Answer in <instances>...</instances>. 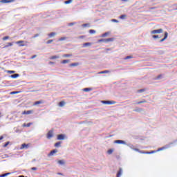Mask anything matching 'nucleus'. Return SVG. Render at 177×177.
I'll return each instance as SVG.
<instances>
[{
	"instance_id": "nucleus-1",
	"label": "nucleus",
	"mask_w": 177,
	"mask_h": 177,
	"mask_svg": "<svg viewBox=\"0 0 177 177\" xmlns=\"http://www.w3.org/2000/svg\"><path fill=\"white\" fill-rule=\"evenodd\" d=\"M165 149H167V147H160V148L158 149L156 151H151L150 152H140V153H142V154H153L154 153H157L158 151H161L162 150H165Z\"/></svg>"
},
{
	"instance_id": "nucleus-2",
	"label": "nucleus",
	"mask_w": 177,
	"mask_h": 177,
	"mask_svg": "<svg viewBox=\"0 0 177 177\" xmlns=\"http://www.w3.org/2000/svg\"><path fill=\"white\" fill-rule=\"evenodd\" d=\"M113 41H114V38H108L99 39L98 42H104L105 44H107V42H113Z\"/></svg>"
},
{
	"instance_id": "nucleus-3",
	"label": "nucleus",
	"mask_w": 177,
	"mask_h": 177,
	"mask_svg": "<svg viewBox=\"0 0 177 177\" xmlns=\"http://www.w3.org/2000/svg\"><path fill=\"white\" fill-rule=\"evenodd\" d=\"M17 45H19V46H27V44H28L27 41H24L23 40H20V41H17L16 42Z\"/></svg>"
},
{
	"instance_id": "nucleus-4",
	"label": "nucleus",
	"mask_w": 177,
	"mask_h": 177,
	"mask_svg": "<svg viewBox=\"0 0 177 177\" xmlns=\"http://www.w3.org/2000/svg\"><path fill=\"white\" fill-rule=\"evenodd\" d=\"M163 32L164 30L160 28V29L153 30L151 31V34H162V32Z\"/></svg>"
},
{
	"instance_id": "nucleus-5",
	"label": "nucleus",
	"mask_w": 177,
	"mask_h": 177,
	"mask_svg": "<svg viewBox=\"0 0 177 177\" xmlns=\"http://www.w3.org/2000/svg\"><path fill=\"white\" fill-rule=\"evenodd\" d=\"M101 103H103V104H115L117 102L115 101H101Z\"/></svg>"
},
{
	"instance_id": "nucleus-6",
	"label": "nucleus",
	"mask_w": 177,
	"mask_h": 177,
	"mask_svg": "<svg viewBox=\"0 0 177 177\" xmlns=\"http://www.w3.org/2000/svg\"><path fill=\"white\" fill-rule=\"evenodd\" d=\"M53 138V130H50L47 133V139Z\"/></svg>"
},
{
	"instance_id": "nucleus-7",
	"label": "nucleus",
	"mask_w": 177,
	"mask_h": 177,
	"mask_svg": "<svg viewBox=\"0 0 177 177\" xmlns=\"http://www.w3.org/2000/svg\"><path fill=\"white\" fill-rule=\"evenodd\" d=\"M64 138H66V136H64V134H59L57 136V139L58 140H64Z\"/></svg>"
},
{
	"instance_id": "nucleus-8",
	"label": "nucleus",
	"mask_w": 177,
	"mask_h": 177,
	"mask_svg": "<svg viewBox=\"0 0 177 177\" xmlns=\"http://www.w3.org/2000/svg\"><path fill=\"white\" fill-rule=\"evenodd\" d=\"M1 3H10L11 2H15V0H1Z\"/></svg>"
},
{
	"instance_id": "nucleus-9",
	"label": "nucleus",
	"mask_w": 177,
	"mask_h": 177,
	"mask_svg": "<svg viewBox=\"0 0 177 177\" xmlns=\"http://www.w3.org/2000/svg\"><path fill=\"white\" fill-rule=\"evenodd\" d=\"M114 143H117L118 145H125V141L121 140H117L114 141Z\"/></svg>"
},
{
	"instance_id": "nucleus-10",
	"label": "nucleus",
	"mask_w": 177,
	"mask_h": 177,
	"mask_svg": "<svg viewBox=\"0 0 177 177\" xmlns=\"http://www.w3.org/2000/svg\"><path fill=\"white\" fill-rule=\"evenodd\" d=\"M30 145L28 144H22L21 147H20V149L21 150H23V149H27L28 147H29Z\"/></svg>"
},
{
	"instance_id": "nucleus-11",
	"label": "nucleus",
	"mask_w": 177,
	"mask_h": 177,
	"mask_svg": "<svg viewBox=\"0 0 177 177\" xmlns=\"http://www.w3.org/2000/svg\"><path fill=\"white\" fill-rule=\"evenodd\" d=\"M33 111L32 110H30V111H24V112H22L23 115H30V114H32Z\"/></svg>"
},
{
	"instance_id": "nucleus-12",
	"label": "nucleus",
	"mask_w": 177,
	"mask_h": 177,
	"mask_svg": "<svg viewBox=\"0 0 177 177\" xmlns=\"http://www.w3.org/2000/svg\"><path fill=\"white\" fill-rule=\"evenodd\" d=\"M78 66H80V63L78 62H75V63H72L69 65V67H78Z\"/></svg>"
},
{
	"instance_id": "nucleus-13",
	"label": "nucleus",
	"mask_w": 177,
	"mask_h": 177,
	"mask_svg": "<svg viewBox=\"0 0 177 177\" xmlns=\"http://www.w3.org/2000/svg\"><path fill=\"white\" fill-rule=\"evenodd\" d=\"M167 38H168V32H165L164 38L160 39V42H164V41L166 40Z\"/></svg>"
},
{
	"instance_id": "nucleus-14",
	"label": "nucleus",
	"mask_w": 177,
	"mask_h": 177,
	"mask_svg": "<svg viewBox=\"0 0 177 177\" xmlns=\"http://www.w3.org/2000/svg\"><path fill=\"white\" fill-rule=\"evenodd\" d=\"M121 175H122V169L120 168L117 173L116 177H121Z\"/></svg>"
},
{
	"instance_id": "nucleus-15",
	"label": "nucleus",
	"mask_w": 177,
	"mask_h": 177,
	"mask_svg": "<svg viewBox=\"0 0 177 177\" xmlns=\"http://www.w3.org/2000/svg\"><path fill=\"white\" fill-rule=\"evenodd\" d=\"M31 125H32V122H30V123H27V124L24 123L22 125V127H26V128H30V127H31Z\"/></svg>"
},
{
	"instance_id": "nucleus-16",
	"label": "nucleus",
	"mask_w": 177,
	"mask_h": 177,
	"mask_svg": "<svg viewBox=\"0 0 177 177\" xmlns=\"http://www.w3.org/2000/svg\"><path fill=\"white\" fill-rule=\"evenodd\" d=\"M62 64H67V63H70V59H64L61 62Z\"/></svg>"
},
{
	"instance_id": "nucleus-17",
	"label": "nucleus",
	"mask_w": 177,
	"mask_h": 177,
	"mask_svg": "<svg viewBox=\"0 0 177 177\" xmlns=\"http://www.w3.org/2000/svg\"><path fill=\"white\" fill-rule=\"evenodd\" d=\"M91 45H92V43H89V42L84 43L83 44V48H86V46H91Z\"/></svg>"
},
{
	"instance_id": "nucleus-18",
	"label": "nucleus",
	"mask_w": 177,
	"mask_h": 177,
	"mask_svg": "<svg viewBox=\"0 0 177 177\" xmlns=\"http://www.w3.org/2000/svg\"><path fill=\"white\" fill-rule=\"evenodd\" d=\"M44 103V101H37L33 104V106H37V104H42Z\"/></svg>"
},
{
	"instance_id": "nucleus-19",
	"label": "nucleus",
	"mask_w": 177,
	"mask_h": 177,
	"mask_svg": "<svg viewBox=\"0 0 177 177\" xmlns=\"http://www.w3.org/2000/svg\"><path fill=\"white\" fill-rule=\"evenodd\" d=\"M64 104H66V102L64 101H61L59 103V107H63V106H64Z\"/></svg>"
},
{
	"instance_id": "nucleus-20",
	"label": "nucleus",
	"mask_w": 177,
	"mask_h": 177,
	"mask_svg": "<svg viewBox=\"0 0 177 177\" xmlns=\"http://www.w3.org/2000/svg\"><path fill=\"white\" fill-rule=\"evenodd\" d=\"M57 151V149H54V150H53V151H51L50 152V153H49L48 156H53V154H55V153H56Z\"/></svg>"
},
{
	"instance_id": "nucleus-21",
	"label": "nucleus",
	"mask_w": 177,
	"mask_h": 177,
	"mask_svg": "<svg viewBox=\"0 0 177 177\" xmlns=\"http://www.w3.org/2000/svg\"><path fill=\"white\" fill-rule=\"evenodd\" d=\"M62 56L63 57H71L73 56V54H64Z\"/></svg>"
},
{
	"instance_id": "nucleus-22",
	"label": "nucleus",
	"mask_w": 177,
	"mask_h": 177,
	"mask_svg": "<svg viewBox=\"0 0 177 177\" xmlns=\"http://www.w3.org/2000/svg\"><path fill=\"white\" fill-rule=\"evenodd\" d=\"M50 60H55V59H59V56L53 55L50 57Z\"/></svg>"
},
{
	"instance_id": "nucleus-23",
	"label": "nucleus",
	"mask_w": 177,
	"mask_h": 177,
	"mask_svg": "<svg viewBox=\"0 0 177 177\" xmlns=\"http://www.w3.org/2000/svg\"><path fill=\"white\" fill-rule=\"evenodd\" d=\"M55 35H56V32H51L50 34H48V37H50V38H52V37H55Z\"/></svg>"
},
{
	"instance_id": "nucleus-24",
	"label": "nucleus",
	"mask_w": 177,
	"mask_h": 177,
	"mask_svg": "<svg viewBox=\"0 0 177 177\" xmlns=\"http://www.w3.org/2000/svg\"><path fill=\"white\" fill-rule=\"evenodd\" d=\"M142 103H147V101H146V100H144L142 101L137 102V104H142Z\"/></svg>"
},
{
	"instance_id": "nucleus-25",
	"label": "nucleus",
	"mask_w": 177,
	"mask_h": 177,
	"mask_svg": "<svg viewBox=\"0 0 177 177\" xmlns=\"http://www.w3.org/2000/svg\"><path fill=\"white\" fill-rule=\"evenodd\" d=\"M17 77H19V74L17 73L11 75V78H14V79L17 78Z\"/></svg>"
},
{
	"instance_id": "nucleus-26",
	"label": "nucleus",
	"mask_w": 177,
	"mask_h": 177,
	"mask_svg": "<svg viewBox=\"0 0 177 177\" xmlns=\"http://www.w3.org/2000/svg\"><path fill=\"white\" fill-rule=\"evenodd\" d=\"M135 151H138L139 153H140L141 154H142V153H146V151H140L139 150V149H134Z\"/></svg>"
},
{
	"instance_id": "nucleus-27",
	"label": "nucleus",
	"mask_w": 177,
	"mask_h": 177,
	"mask_svg": "<svg viewBox=\"0 0 177 177\" xmlns=\"http://www.w3.org/2000/svg\"><path fill=\"white\" fill-rule=\"evenodd\" d=\"M60 145H62V142H56V143L55 144V147H59V146H60Z\"/></svg>"
},
{
	"instance_id": "nucleus-28",
	"label": "nucleus",
	"mask_w": 177,
	"mask_h": 177,
	"mask_svg": "<svg viewBox=\"0 0 177 177\" xmlns=\"http://www.w3.org/2000/svg\"><path fill=\"white\" fill-rule=\"evenodd\" d=\"M8 175H10V173H6L4 174L0 175V177H6L8 176Z\"/></svg>"
},
{
	"instance_id": "nucleus-29",
	"label": "nucleus",
	"mask_w": 177,
	"mask_h": 177,
	"mask_svg": "<svg viewBox=\"0 0 177 177\" xmlns=\"http://www.w3.org/2000/svg\"><path fill=\"white\" fill-rule=\"evenodd\" d=\"M89 33L90 34H96V30L91 29L89 30Z\"/></svg>"
},
{
	"instance_id": "nucleus-30",
	"label": "nucleus",
	"mask_w": 177,
	"mask_h": 177,
	"mask_svg": "<svg viewBox=\"0 0 177 177\" xmlns=\"http://www.w3.org/2000/svg\"><path fill=\"white\" fill-rule=\"evenodd\" d=\"M89 91H92V88H84V92H89Z\"/></svg>"
},
{
	"instance_id": "nucleus-31",
	"label": "nucleus",
	"mask_w": 177,
	"mask_h": 177,
	"mask_svg": "<svg viewBox=\"0 0 177 177\" xmlns=\"http://www.w3.org/2000/svg\"><path fill=\"white\" fill-rule=\"evenodd\" d=\"M58 164H60L61 165H64L65 164L64 160H59Z\"/></svg>"
},
{
	"instance_id": "nucleus-32",
	"label": "nucleus",
	"mask_w": 177,
	"mask_h": 177,
	"mask_svg": "<svg viewBox=\"0 0 177 177\" xmlns=\"http://www.w3.org/2000/svg\"><path fill=\"white\" fill-rule=\"evenodd\" d=\"M125 17H127L126 15H122L120 17V19H121L122 20H124V19H125Z\"/></svg>"
},
{
	"instance_id": "nucleus-33",
	"label": "nucleus",
	"mask_w": 177,
	"mask_h": 177,
	"mask_svg": "<svg viewBox=\"0 0 177 177\" xmlns=\"http://www.w3.org/2000/svg\"><path fill=\"white\" fill-rule=\"evenodd\" d=\"M13 44L12 43H8V45L5 46L4 48H8V46H12Z\"/></svg>"
},
{
	"instance_id": "nucleus-34",
	"label": "nucleus",
	"mask_w": 177,
	"mask_h": 177,
	"mask_svg": "<svg viewBox=\"0 0 177 177\" xmlns=\"http://www.w3.org/2000/svg\"><path fill=\"white\" fill-rule=\"evenodd\" d=\"M107 73H109V71H104L99 72V74H106Z\"/></svg>"
},
{
	"instance_id": "nucleus-35",
	"label": "nucleus",
	"mask_w": 177,
	"mask_h": 177,
	"mask_svg": "<svg viewBox=\"0 0 177 177\" xmlns=\"http://www.w3.org/2000/svg\"><path fill=\"white\" fill-rule=\"evenodd\" d=\"M114 151V150H113V149H109V150H108V151H107V153H108V154H113V152Z\"/></svg>"
},
{
	"instance_id": "nucleus-36",
	"label": "nucleus",
	"mask_w": 177,
	"mask_h": 177,
	"mask_svg": "<svg viewBox=\"0 0 177 177\" xmlns=\"http://www.w3.org/2000/svg\"><path fill=\"white\" fill-rule=\"evenodd\" d=\"M133 56H127L124 58V60H128V59H133Z\"/></svg>"
},
{
	"instance_id": "nucleus-37",
	"label": "nucleus",
	"mask_w": 177,
	"mask_h": 177,
	"mask_svg": "<svg viewBox=\"0 0 177 177\" xmlns=\"http://www.w3.org/2000/svg\"><path fill=\"white\" fill-rule=\"evenodd\" d=\"M145 91H146V89L142 88V89L138 90V92L139 93H142V92H145Z\"/></svg>"
},
{
	"instance_id": "nucleus-38",
	"label": "nucleus",
	"mask_w": 177,
	"mask_h": 177,
	"mask_svg": "<svg viewBox=\"0 0 177 177\" xmlns=\"http://www.w3.org/2000/svg\"><path fill=\"white\" fill-rule=\"evenodd\" d=\"M71 2H73L72 0H68V1H65V3L67 5V4H68V3H71Z\"/></svg>"
},
{
	"instance_id": "nucleus-39",
	"label": "nucleus",
	"mask_w": 177,
	"mask_h": 177,
	"mask_svg": "<svg viewBox=\"0 0 177 177\" xmlns=\"http://www.w3.org/2000/svg\"><path fill=\"white\" fill-rule=\"evenodd\" d=\"M10 143V142H7L4 145H3V147H8V145H9Z\"/></svg>"
},
{
	"instance_id": "nucleus-40",
	"label": "nucleus",
	"mask_w": 177,
	"mask_h": 177,
	"mask_svg": "<svg viewBox=\"0 0 177 177\" xmlns=\"http://www.w3.org/2000/svg\"><path fill=\"white\" fill-rule=\"evenodd\" d=\"M6 39H9V36H6L3 37V41H6Z\"/></svg>"
},
{
	"instance_id": "nucleus-41",
	"label": "nucleus",
	"mask_w": 177,
	"mask_h": 177,
	"mask_svg": "<svg viewBox=\"0 0 177 177\" xmlns=\"http://www.w3.org/2000/svg\"><path fill=\"white\" fill-rule=\"evenodd\" d=\"M152 38H153L154 39H157V38H160V37L158 35H153Z\"/></svg>"
},
{
	"instance_id": "nucleus-42",
	"label": "nucleus",
	"mask_w": 177,
	"mask_h": 177,
	"mask_svg": "<svg viewBox=\"0 0 177 177\" xmlns=\"http://www.w3.org/2000/svg\"><path fill=\"white\" fill-rule=\"evenodd\" d=\"M9 74H15V71H8Z\"/></svg>"
},
{
	"instance_id": "nucleus-43",
	"label": "nucleus",
	"mask_w": 177,
	"mask_h": 177,
	"mask_svg": "<svg viewBox=\"0 0 177 177\" xmlns=\"http://www.w3.org/2000/svg\"><path fill=\"white\" fill-rule=\"evenodd\" d=\"M82 27H89V24H84L82 25Z\"/></svg>"
},
{
	"instance_id": "nucleus-44",
	"label": "nucleus",
	"mask_w": 177,
	"mask_h": 177,
	"mask_svg": "<svg viewBox=\"0 0 177 177\" xmlns=\"http://www.w3.org/2000/svg\"><path fill=\"white\" fill-rule=\"evenodd\" d=\"M77 38H78L79 39H82L85 38V36H84V35L79 36Z\"/></svg>"
},
{
	"instance_id": "nucleus-45",
	"label": "nucleus",
	"mask_w": 177,
	"mask_h": 177,
	"mask_svg": "<svg viewBox=\"0 0 177 177\" xmlns=\"http://www.w3.org/2000/svg\"><path fill=\"white\" fill-rule=\"evenodd\" d=\"M64 39H67V37H61L59 41H64Z\"/></svg>"
},
{
	"instance_id": "nucleus-46",
	"label": "nucleus",
	"mask_w": 177,
	"mask_h": 177,
	"mask_svg": "<svg viewBox=\"0 0 177 177\" xmlns=\"http://www.w3.org/2000/svg\"><path fill=\"white\" fill-rule=\"evenodd\" d=\"M16 93H19L17 91H12L10 93V95H16Z\"/></svg>"
},
{
	"instance_id": "nucleus-47",
	"label": "nucleus",
	"mask_w": 177,
	"mask_h": 177,
	"mask_svg": "<svg viewBox=\"0 0 177 177\" xmlns=\"http://www.w3.org/2000/svg\"><path fill=\"white\" fill-rule=\"evenodd\" d=\"M161 77H162V75H159L157 76L156 80H160V78H161Z\"/></svg>"
},
{
	"instance_id": "nucleus-48",
	"label": "nucleus",
	"mask_w": 177,
	"mask_h": 177,
	"mask_svg": "<svg viewBox=\"0 0 177 177\" xmlns=\"http://www.w3.org/2000/svg\"><path fill=\"white\" fill-rule=\"evenodd\" d=\"M109 35V32H105L102 35V37H107Z\"/></svg>"
},
{
	"instance_id": "nucleus-49",
	"label": "nucleus",
	"mask_w": 177,
	"mask_h": 177,
	"mask_svg": "<svg viewBox=\"0 0 177 177\" xmlns=\"http://www.w3.org/2000/svg\"><path fill=\"white\" fill-rule=\"evenodd\" d=\"M52 42H53V39L48 40V41H47V44H52Z\"/></svg>"
},
{
	"instance_id": "nucleus-50",
	"label": "nucleus",
	"mask_w": 177,
	"mask_h": 177,
	"mask_svg": "<svg viewBox=\"0 0 177 177\" xmlns=\"http://www.w3.org/2000/svg\"><path fill=\"white\" fill-rule=\"evenodd\" d=\"M31 170H32V171H37V167H32V168H31Z\"/></svg>"
},
{
	"instance_id": "nucleus-51",
	"label": "nucleus",
	"mask_w": 177,
	"mask_h": 177,
	"mask_svg": "<svg viewBox=\"0 0 177 177\" xmlns=\"http://www.w3.org/2000/svg\"><path fill=\"white\" fill-rule=\"evenodd\" d=\"M112 21H114V23H118V20L117 19H112Z\"/></svg>"
},
{
	"instance_id": "nucleus-52",
	"label": "nucleus",
	"mask_w": 177,
	"mask_h": 177,
	"mask_svg": "<svg viewBox=\"0 0 177 177\" xmlns=\"http://www.w3.org/2000/svg\"><path fill=\"white\" fill-rule=\"evenodd\" d=\"M135 111H142V109H136Z\"/></svg>"
},
{
	"instance_id": "nucleus-53",
	"label": "nucleus",
	"mask_w": 177,
	"mask_h": 177,
	"mask_svg": "<svg viewBox=\"0 0 177 177\" xmlns=\"http://www.w3.org/2000/svg\"><path fill=\"white\" fill-rule=\"evenodd\" d=\"M68 26H74V23H70V24H68Z\"/></svg>"
},
{
	"instance_id": "nucleus-54",
	"label": "nucleus",
	"mask_w": 177,
	"mask_h": 177,
	"mask_svg": "<svg viewBox=\"0 0 177 177\" xmlns=\"http://www.w3.org/2000/svg\"><path fill=\"white\" fill-rule=\"evenodd\" d=\"M35 57H37V55H33L31 57V59H35Z\"/></svg>"
},
{
	"instance_id": "nucleus-55",
	"label": "nucleus",
	"mask_w": 177,
	"mask_h": 177,
	"mask_svg": "<svg viewBox=\"0 0 177 177\" xmlns=\"http://www.w3.org/2000/svg\"><path fill=\"white\" fill-rule=\"evenodd\" d=\"M39 35V34L35 35L34 38H37V37H38Z\"/></svg>"
},
{
	"instance_id": "nucleus-56",
	"label": "nucleus",
	"mask_w": 177,
	"mask_h": 177,
	"mask_svg": "<svg viewBox=\"0 0 177 177\" xmlns=\"http://www.w3.org/2000/svg\"><path fill=\"white\" fill-rule=\"evenodd\" d=\"M2 139H3V136H0V140H2Z\"/></svg>"
},
{
	"instance_id": "nucleus-57",
	"label": "nucleus",
	"mask_w": 177,
	"mask_h": 177,
	"mask_svg": "<svg viewBox=\"0 0 177 177\" xmlns=\"http://www.w3.org/2000/svg\"><path fill=\"white\" fill-rule=\"evenodd\" d=\"M57 175H61L63 176V174H62V173H58Z\"/></svg>"
},
{
	"instance_id": "nucleus-58",
	"label": "nucleus",
	"mask_w": 177,
	"mask_h": 177,
	"mask_svg": "<svg viewBox=\"0 0 177 177\" xmlns=\"http://www.w3.org/2000/svg\"><path fill=\"white\" fill-rule=\"evenodd\" d=\"M122 2H127V1H128V0H122Z\"/></svg>"
},
{
	"instance_id": "nucleus-59",
	"label": "nucleus",
	"mask_w": 177,
	"mask_h": 177,
	"mask_svg": "<svg viewBox=\"0 0 177 177\" xmlns=\"http://www.w3.org/2000/svg\"><path fill=\"white\" fill-rule=\"evenodd\" d=\"M50 64H53V62H50Z\"/></svg>"
},
{
	"instance_id": "nucleus-60",
	"label": "nucleus",
	"mask_w": 177,
	"mask_h": 177,
	"mask_svg": "<svg viewBox=\"0 0 177 177\" xmlns=\"http://www.w3.org/2000/svg\"><path fill=\"white\" fill-rule=\"evenodd\" d=\"M151 9H156V8H152Z\"/></svg>"
},
{
	"instance_id": "nucleus-61",
	"label": "nucleus",
	"mask_w": 177,
	"mask_h": 177,
	"mask_svg": "<svg viewBox=\"0 0 177 177\" xmlns=\"http://www.w3.org/2000/svg\"><path fill=\"white\" fill-rule=\"evenodd\" d=\"M0 115H1V113H0Z\"/></svg>"
}]
</instances>
